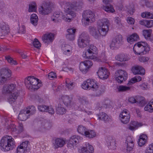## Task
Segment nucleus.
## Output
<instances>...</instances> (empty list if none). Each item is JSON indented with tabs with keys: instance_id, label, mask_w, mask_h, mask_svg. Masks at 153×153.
I'll return each instance as SVG.
<instances>
[{
	"instance_id": "f257e3e1",
	"label": "nucleus",
	"mask_w": 153,
	"mask_h": 153,
	"mask_svg": "<svg viewBox=\"0 0 153 153\" xmlns=\"http://www.w3.org/2000/svg\"><path fill=\"white\" fill-rule=\"evenodd\" d=\"M83 4L82 2H76L71 4L64 1L60 3L61 6L65 9L66 16L63 15L62 13L56 12L53 13L51 17L52 20L54 22H59L62 19L66 21H70L71 19L75 16L74 11L80 9Z\"/></svg>"
},
{
	"instance_id": "f03ea898",
	"label": "nucleus",
	"mask_w": 153,
	"mask_h": 153,
	"mask_svg": "<svg viewBox=\"0 0 153 153\" xmlns=\"http://www.w3.org/2000/svg\"><path fill=\"white\" fill-rule=\"evenodd\" d=\"M109 25V21L104 19L97 22V28L94 26H89V31L92 36L97 39L101 35L104 36L106 35L108 30Z\"/></svg>"
},
{
	"instance_id": "7ed1b4c3",
	"label": "nucleus",
	"mask_w": 153,
	"mask_h": 153,
	"mask_svg": "<svg viewBox=\"0 0 153 153\" xmlns=\"http://www.w3.org/2000/svg\"><path fill=\"white\" fill-rule=\"evenodd\" d=\"M16 85L13 84H4L3 86L1 91L3 94L6 95L12 93L7 99L8 101L10 104L14 102L19 95L17 91L12 93L16 91Z\"/></svg>"
},
{
	"instance_id": "20e7f679",
	"label": "nucleus",
	"mask_w": 153,
	"mask_h": 153,
	"mask_svg": "<svg viewBox=\"0 0 153 153\" xmlns=\"http://www.w3.org/2000/svg\"><path fill=\"white\" fill-rule=\"evenodd\" d=\"M15 146L14 139L11 136L4 137L0 142V148L4 152L12 150Z\"/></svg>"
},
{
	"instance_id": "39448f33",
	"label": "nucleus",
	"mask_w": 153,
	"mask_h": 153,
	"mask_svg": "<svg viewBox=\"0 0 153 153\" xmlns=\"http://www.w3.org/2000/svg\"><path fill=\"white\" fill-rule=\"evenodd\" d=\"M133 49L135 54L141 55L148 53L150 51V48L146 43L139 42L134 45Z\"/></svg>"
},
{
	"instance_id": "423d86ee",
	"label": "nucleus",
	"mask_w": 153,
	"mask_h": 153,
	"mask_svg": "<svg viewBox=\"0 0 153 153\" xmlns=\"http://www.w3.org/2000/svg\"><path fill=\"white\" fill-rule=\"evenodd\" d=\"M39 79L33 76H28L25 79V83L27 88L29 89L37 90L41 86V84L38 81Z\"/></svg>"
},
{
	"instance_id": "0eeeda50",
	"label": "nucleus",
	"mask_w": 153,
	"mask_h": 153,
	"mask_svg": "<svg viewBox=\"0 0 153 153\" xmlns=\"http://www.w3.org/2000/svg\"><path fill=\"white\" fill-rule=\"evenodd\" d=\"M90 38L87 33L83 32L77 40V44L79 47L83 48L89 45L90 42Z\"/></svg>"
},
{
	"instance_id": "6e6552de",
	"label": "nucleus",
	"mask_w": 153,
	"mask_h": 153,
	"mask_svg": "<svg viewBox=\"0 0 153 153\" xmlns=\"http://www.w3.org/2000/svg\"><path fill=\"white\" fill-rule=\"evenodd\" d=\"M98 83L92 79H88L82 84V86L84 89H90L92 88L93 90H96L98 87Z\"/></svg>"
},
{
	"instance_id": "1a4fd4ad",
	"label": "nucleus",
	"mask_w": 153,
	"mask_h": 153,
	"mask_svg": "<svg viewBox=\"0 0 153 153\" xmlns=\"http://www.w3.org/2000/svg\"><path fill=\"white\" fill-rule=\"evenodd\" d=\"M52 8V4L51 2H45L43 3L42 6L39 8V10L40 14L45 15L51 12Z\"/></svg>"
},
{
	"instance_id": "9d476101",
	"label": "nucleus",
	"mask_w": 153,
	"mask_h": 153,
	"mask_svg": "<svg viewBox=\"0 0 153 153\" xmlns=\"http://www.w3.org/2000/svg\"><path fill=\"white\" fill-rule=\"evenodd\" d=\"M127 74L126 71L122 70H120L116 72L115 78L118 83H121L127 79Z\"/></svg>"
},
{
	"instance_id": "9b49d317",
	"label": "nucleus",
	"mask_w": 153,
	"mask_h": 153,
	"mask_svg": "<svg viewBox=\"0 0 153 153\" xmlns=\"http://www.w3.org/2000/svg\"><path fill=\"white\" fill-rule=\"evenodd\" d=\"M83 20L88 22H94L95 20L94 13L90 10H86L82 14Z\"/></svg>"
},
{
	"instance_id": "f8f14e48",
	"label": "nucleus",
	"mask_w": 153,
	"mask_h": 153,
	"mask_svg": "<svg viewBox=\"0 0 153 153\" xmlns=\"http://www.w3.org/2000/svg\"><path fill=\"white\" fill-rule=\"evenodd\" d=\"M1 29V36H5L8 34L10 32V28L9 25L4 22L0 23Z\"/></svg>"
},
{
	"instance_id": "ddd939ff",
	"label": "nucleus",
	"mask_w": 153,
	"mask_h": 153,
	"mask_svg": "<svg viewBox=\"0 0 153 153\" xmlns=\"http://www.w3.org/2000/svg\"><path fill=\"white\" fill-rule=\"evenodd\" d=\"M97 73L99 77L103 79H107L109 75L108 71L103 67L100 68Z\"/></svg>"
},
{
	"instance_id": "4468645a",
	"label": "nucleus",
	"mask_w": 153,
	"mask_h": 153,
	"mask_svg": "<svg viewBox=\"0 0 153 153\" xmlns=\"http://www.w3.org/2000/svg\"><path fill=\"white\" fill-rule=\"evenodd\" d=\"M82 138L78 136H73L69 139L68 143V147L71 148H74V145L76 144L82 139Z\"/></svg>"
},
{
	"instance_id": "2eb2a0df",
	"label": "nucleus",
	"mask_w": 153,
	"mask_h": 153,
	"mask_svg": "<svg viewBox=\"0 0 153 153\" xmlns=\"http://www.w3.org/2000/svg\"><path fill=\"white\" fill-rule=\"evenodd\" d=\"M122 41V37L121 35L116 36L112 40L110 46L111 48L113 49V48L114 47H118Z\"/></svg>"
},
{
	"instance_id": "dca6fc26",
	"label": "nucleus",
	"mask_w": 153,
	"mask_h": 153,
	"mask_svg": "<svg viewBox=\"0 0 153 153\" xmlns=\"http://www.w3.org/2000/svg\"><path fill=\"white\" fill-rule=\"evenodd\" d=\"M42 39L45 43L52 42L54 39V34L51 33H46L43 36Z\"/></svg>"
},
{
	"instance_id": "f3484780",
	"label": "nucleus",
	"mask_w": 153,
	"mask_h": 153,
	"mask_svg": "<svg viewBox=\"0 0 153 153\" xmlns=\"http://www.w3.org/2000/svg\"><path fill=\"white\" fill-rule=\"evenodd\" d=\"M131 70L134 74L143 75L145 73V70L141 66H136L133 67Z\"/></svg>"
},
{
	"instance_id": "a211bd4d",
	"label": "nucleus",
	"mask_w": 153,
	"mask_h": 153,
	"mask_svg": "<svg viewBox=\"0 0 153 153\" xmlns=\"http://www.w3.org/2000/svg\"><path fill=\"white\" fill-rule=\"evenodd\" d=\"M63 103L66 106L70 105L72 100V98L68 95H63L61 97Z\"/></svg>"
},
{
	"instance_id": "6ab92c4d",
	"label": "nucleus",
	"mask_w": 153,
	"mask_h": 153,
	"mask_svg": "<svg viewBox=\"0 0 153 153\" xmlns=\"http://www.w3.org/2000/svg\"><path fill=\"white\" fill-rule=\"evenodd\" d=\"M125 143L127 146V150L129 152L131 151L134 147V144L131 137L128 136L127 137Z\"/></svg>"
},
{
	"instance_id": "aec40b11",
	"label": "nucleus",
	"mask_w": 153,
	"mask_h": 153,
	"mask_svg": "<svg viewBox=\"0 0 153 153\" xmlns=\"http://www.w3.org/2000/svg\"><path fill=\"white\" fill-rule=\"evenodd\" d=\"M25 109H23L20 111L18 115V119L20 120L25 121L30 117V114H28Z\"/></svg>"
},
{
	"instance_id": "412c9836",
	"label": "nucleus",
	"mask_w": 153,
	"mask_h": 153,
	"mask_svg": "<svg viewBox=\"0 0 153 153\" xmlns=\"http://www.w3.org/2000/svg\"><path fill=\"white\" fill-rule=\"evenodd\" d=\"M85 147H83L81 149L82 153H93L94 149L93 147L88 143H86Z\"/></svg>"
},
{
	"instance_id": "4be33fe9",
	"label": "nucleus",
	"mask_w": 153,
	"mask_h": 153,
	"mask_svg": "<svg viewBox=\"0 0 153 153\" xmlns=\"http://www.w3.org/2000/svg\"><path fill=\"white\" fill-rule=\"evenodd\" d=\"M56 112L57 114L62 115L65 113L66 109L61 104L58 103L56 105Z\"/></svg>"
},
{
	"instance_id": "5701e85b",
	"label": "nucleus",
	"mask_w": 153,
	"mask_h": 153,
	"mask_svg": "<svg viewBox=\"0 0 153 153\" xmlns=\"http://www.w3.org/2000/svg\"><path fill=\"white\" fill-rule=\"evenodd\" d=\"M76 30L75 29L70 28L68 29L67 31L68 33L66 35L67 38L70 40H74Z\"/></svg>"
},
{
	"instance_id": "b1692460",
	"label": "nucleus",
	"mask_w": 153,
	"mask_h": 153,
	"mask_svg": "<svg viewBox=\"0 0 153 153\" xmlns=\"http://www.w3.org/2000/svg\"><path fill=\"white\" fill-rule=\"evenodd\" d=\"M116 59L120 62L126 61L129 60L130 58L127 54L121 53L117 55L115 57Z\"/></svg>"
},
{
	"instance_id": "393cba45",
	"label": "nucleus",
	"mask_w": 153,
	"mask_h": 153,
	"mask_svg": "<svg viewBox=\"0 0 153 153\" xmlns=\"http://www.w3.org/2000/svg\"><path fill=\"white\" fill-rule=\"evenodd\" d=\"M11 71L8 68L2 69L0 72V76L9 78L11 76Z\"/></svg>"
},
{
	"instance_id": "a878e982",
	"label": "nucleus",
	"mask_w": 153,
	"mask_h": 153,
	"mask_svg": "<svg viewBox=\"0 0 153 153\" xmlns=\"http://www.w3.org/2000/svg\"><path fill=\"white\" fill-rule=\"evenodd\" d=\"M65 143V141L62 138H57L54 140L53 143L56 149L62 147Z\"/></svg>"
},
{
	"instance_id": "bb28decb",
	"label": "nucleus",
	"mask_w": 153,
	"mask_h": 153,
	"mask_svg": "<svg viewBox=\"0 0 153 153\" xmlns=\"http://www.w3.org/2000/svg\"><path fill=\"white\" fill-rule=\"evenodd\" d=\"M140 23L147 27L150 28L153 26V20L144 19L140 21Z\"/></svg>"
},
{
	"instance_id": "cd10ccee",
	"label": "nucleus",
	"mask_w": 153,
	"mask_h": 153,
	"mask_svg": "<svg viewBox=\"0 0 153 153\" xmlns=\"http://www.w3.org/2000/svg\"><path fill=\"white\" fill-rule=\"evenodd\" d=\"M97 116L98 119L102 120L105 122L109 121L110 119L109 116L106 114L104 112L100 113Z\"/></svg>"
},
{
	"instance_id": "c85d7f7f",
	"label": "nucleus",
	"mask_w": 153,
	"mask_h": 153,
	"mask_svg": "<svg viewBox=\"0 0 153 153\" xmlns=\"http://www.w3.org/2000/svg\"><path fill=\"white\" fill-rule=\"evenodd\" d=\"M106 140L108 147L110 146L113 147L115 146V140L111 136L108 137L106 138Z\"/></svg>"
},
{
	"instance_id": "c756f323",
	"label": "nucleus",
	"mask_w": 153,
	"mask_h": 153,
	"mask_svg": "<svg viewBox=\"0 0 153 153\" xmlns=\"http://www.w3.org/2000/svg\"><path fill=\"white\" fill-rule=\"evenodd\" d=\"M106 140L108 147L110 146L113 147L115 146V140L111 136L108 137L106 138Z\"/></svg>"
},
{
	"instance_id": "7c9ffc66",
	"label": "nucleus",
	"mask_w": 153,
	"mask_h": 153,
	"mask_svg": "<svg viewBox=\"0 0 153 153\" xmlns=\"http://www.w3.org/2000/svg\"><path fill=\"white\" fill-rule=\"evenodd\" d=\"M139 38V36L136 33H134L130 36L127 39L128 42L131 44H132L135 41H136Z\"/></svg>"
},
{
	"instance_id": "2f4dec72",
	"label": "nucleus",
	"mask_w": 153,
	"mask_h": 153,
	"mask_svg": "<svg viewBox=\"0 0 153 153\" xmlns=\"http://www.w3.org/2000/svg\"><path fill=\"white\" fill-rule=\"evenodd\" d=\"M147 136L145 134H142L140 136L138 140V144L139 146H141L144 145L146 142Z\"/></svg>"
},
{
	"instance_id": "473e14b6",
	"label": "nucleus",
	"mask_w": 153,
	"mask_h": 153,
	"mask_svg": "<svg viewBox=\"0 0 153 153\" xmlns=\"http://www.w3.org/2000/svg\"><path fill=\"white\" fill-rule=\"evenodd\" d=\"M88 51L87 50L86 52H84L82 55V56L83 57L85 58L89 59H94L96 58V56L93 55L95 54L94 53H93L91 52H89L88 53Z\"/></svg>"
},
{
	"instance_id": "72a5a7b5",
	"label": "nucleus",
	"mask_w": 153,
	"mask_h": 153,
	"mask_svg": "<svg viewBox=\"0 0 153 153\" xmlns=\"http://www.w3.org/2000/svg\"><path fill=\"white\" fill-rule=\"evenodd\" d=\"M65 82L66 87L68 89L70 90L73 89L76 85L75 82H71L69 79H66Z\"/></svg>"
},
{
	"instance_id": "f704fd0d",
	"label": "nucleus",
	"mask_w": 153,
	"mask_h": 153,
	"mask_svg": "<svg viewBox=\"0 0 153 153\" xmlns=\"http://www.w3.org/2000/svg\"><path fill=\"white\" fill-rule=\"evenodd\" d=\"M38 18L37 15L35 14L31 15L30 17V22L34 26H36L38 24Z\"/></svg>"
},
{
	"instance_id": "c9c22d12",
	"label": "nucleus",
	"mask_w": 153,
	"mask_h": 153,
	"mask_svg": "<svg viewBox=\"0 0 153 153\" xmlns=\"http://www.w3.org/2000/svg\"><path fill=\"white\" fill-rule=\"evenodd\" d=\"M79 68L81 71L83 73L85 74L88 71V67H87L84 62H82L80 63Z\"/></svg>"
},
{
	"instance_id": "e433bc0d",
	"label": "nucleus",
	"mask_w": 153,
	"mask_h": 153,
	"mask_svg": "<svg viewBox=\"0 0 153 153\" xmlns=\"http://www.w3.org/2000/svg\"><path fill=\"white\" fill-rule=\"evenodd\" d=\"M152 29L144 30L143 31V34L144 37L147 39H150L152 32Z\"/></svg>"
},
{
	"instance_id": "4c0bfd02",
	"label": "nucleus",
	"mask_w": 153,
	"mask_h": 153,
	"mask_svg": "<svg viewBox=\"0 0 153 153\" xmlns=\"http://www.w3.org/2000/svg\"><path fill=\"white\" fill-rule=\"evenodd\" d=\"M96 134L94 130H87L85 134L84 135L86 137L89 138H92L96 136Z\"/></svg>"
},
{
	"instance_id": "58836bf2",
	"label": "nucleus",
	"mask_w": 153,
	"mask_h": 153,
	"mask_svg": "<svg viewBox=\"0 0 153 153\" xmlns=\"http://www.w3.org/2000/svg\"><path fill=\"white\" fill-rule=\"evenodd\" d=\"M131 87L123 85H120L117 87V89L119 92H124L130 91Z\"/></svg>"
},
{
	"instance_id": "ea45409f",
	"label": "nucleus",
	"mask_w": 153,
	"mask_h": 153,
	"mask_svg": "<svg viewBox=\"0 0 153 153\" xmlns=\"http://www.w3.org/2000/svg\"><path fill=\"white\" fill-rule=\"evenodd\" d=\"M102 9L106 12L108 13H113L115 11L113 6L110 4L103 6Z\"/></svg>"
},
{
	"instance_id": "a19ab883",
	"label": "nucleus",
	"mask_w": 153,
	"mask_h": 153,
	"mask_svg": "<svg viewBox=\"0 0 153 153\" xmlns=\"http://www.w3.org/2000/svg\"><path fill=\"white\" fill-rule=\"evenodd\" d=\"M37 6L35 2H32L29 4L28 11L29 12H35L36 10Z\"/></svg>"
},
{
	"instance_id": "79ce46f5",
	"label": "nucleus",
	"mask_w": 153,
	"mask_h": 153,
	"mask_svg": "<svg viewBox=\"0 0 153 153\" xmlns=\"http://www.w3.org/2000/svg\"><path fill=\"white\" fill-rule=\"evenodd\" d=\"M141 126H142L141 123H139L137 122L133 121L131 123V125L129 127V128L131 130H133L136 128H137Z\"/></svg>"
},
{
	"instance_id": "37998d69",
	"label": "nucleus",
	"mask_w": 153,
	"mask_h": 153,
	"mask_svg": "<svg viewBox=\"0 0 153 153\" xmlns=\"http://www.w3.org/2000/svg\"><path fill=\"white\" fill-rule=\"evenodd\" d=\"M5 59L11 65H16L17 64V62L13 60L12 57L10 55H7L5 56Z\"/></svg>"
},
{
	"instance_id": "c03bdc74",
	"label": "nucleus",
	"mask_w": 153,
	"mask_h": 153,
	"mask_svg": "<svg viewBox=\"0 0 153 153\" xmlns=\"http://www.w3.org/2000/svg\"><path fill=\"white\" fill-rule=\"evenodd\" d=\"M141 16L143 18L153 19V14L148 12H145L142 13Z\"/></svg>"
},
{
	"instance_id": "a18cd8bd",
	"label": "nucleus",
	"mask_w": 153,
	"mask_h": 153,
	"mask_svg": "<svg viewBox=\"0 0 153 153\" xmlns=\"http://www.w3.org/2000/svg\"><path fill=\"white\" fill-rule=\"evenodd\" d=\"M87 130L85 127L82 125L79 126L77 128L78 132L83 135H84L85 134Z\"/></svg>"
},
{
	"instance_id": "49530a36",
	"label": "nucleus",
	"mask_w": 153,
	"mask_h": 153,
	"mask_svg": "<svg viewBox=\"0 0 153 153\" xmlns=\"http://www.w3.org/2000/svg\"><path fill=\"white\" fill-rule=\"evenodd\" d=\"M152 103L150 102H149L148 103L145 107L144 109L145 111H149L150 112H153V107L151 104Z\"/></svg>"
},
{
	"instance_id": "de8ad7c7",
	"label": "nucleus",
	"mask_w": 153,
	"mask_h": 153,
	"mask_svg": "<svg viewBox=\"0 0 153 153\" xmlns=\"http://www.w3.org/2000/svg\"><path fill=\"white\" fill-rule=\"evenodd\" d=\"M28 143L29 142L28 141H26L25 142H23L20 144V146L25 149L26 151L29 152L30 149L28 146Z\"/></svg>"
},
{
	"instance_id": "09e8293b",
	"label": "nucleus",
	"mask_w": 153,
	"mask_h": 153,
	"mask_svg": "<svg viewBox=\"0 0 153 153\" xmlns=\"http://www.w3.org/2000/svg\"><path fill=\"white\" fill-rule=\"evenodd\" d=\"M25 111H27V113L28 114H29L30 116V115H32L35 113L36 112V108L34 106H32L29 108V109L27 108L25 109Z\"/></svg>"
},
{
	"instance_id": "8fccbe9b",
	"label": "nucleus",
	"mask_w": 153,
	"mask_h": 153,
	"mask_svg": "<svg viewBox=\"0 0 153 153\" xmlns=\"http://www.w3.org/2000/svg\"><path fill=\"white\" fill-rule=\"evenodd\" d=\"M126 115V116L123 117V118H120L122 122L124 124H126L128 123L129 121L130 118V116L129 114H127Z\"/></svg>"
},
{
	"instance_id": "3c124183",
	"label": "nucleus",
	"mask_w": 153,
	"mask_h": 153,
	"mask_svg": "<svg viewBox=\"0 0 153 153\" xmlns=\"http://www.w3.org/2000/svg\"><path fill=\"white\" fill-rule=\"evenodd\" d=\"M48 106L45 105H39L38 106V108L39 111L41 112H47Z\"/></svg>"
},
{
	"instance_id": "603ef678",
	"label": "nucleus",
	"mask_w": 153,
	"mask_h": 153,
	"mask_svg": "<svg viewBox=\"0 0 153 153\" xmlns=\"http://www.w3.org/2000/svg\"><path fill=\"white\" fill-rule=\"evenodd\" d=\"M97 50V49L95 46H94L93 45H91L90 46L89 48L87 50L88 51V53L89 52H91L95 54Z\"/></svg>"
},
{
	"instance_id": "864d4df0",
	"label": "nucleus",
	"mask_w": 153,
	"mask_h": 153,
	"mask_svg": "<svg viewBox=\"0 0 153 153\" xmlns=\"http://www.w3.org/2000/svg\"><path fill=\"white\" fill-rule=\"evenodd\" d=\"M33 45L35 48H39L41 47V44L37 39L35 38L33 42Z\"/></svg>"
},
{
	"instance_id": "5fc2aeb1",
	"label": "nucleus",
	"mask_w": 153,
	"mask_h": 153,
	"mask_svg": "<svg viewBox=\"0 0 153 153\" xmlns=\"http://www.w3.org/2000/svg\"><path fill=\"white\" fill-rule=\"evenodd\" d=\"M79 101L81 102L82 104L85 105H87L88 103V102L87 99L84 97H80L79 99Z\"/></svg>"
},
{
	"instance_id": "6e6d98bb",
	"label": "nucleus",
	"mask_w": 153,
	"mask_h": 153,
	"mask_svg": "<svg viewBox=\"0 0 153 153\" xmlns=\"http://www.w3.org/2000/svg\"><path fill=\"white\" fill-rule=\"evenodd\" d=\"M8 78L0 76V85H2L7 82Z\"/></svg>"
},
{
	"instance_id": "4d7b16f0",
	"label": "nucleus",
	"mask_w": 153,
	"mask_h": 153,
	"mask_svg": "<svg viewBox=\"0 0 153 153\" xmlns=\"http://www.w3.org/2000/svg\"><path fill=\"white\" fill-rule=\"evenodd\" d=\"M146 153H153V143L150 144L145 151Z\"/></svg>"
},
{
	"instance_id": "13d9d810",
	"label": "nucleus",
	"mask_w": 153,
	"mask_h": 153,
	"mask_svg": "<svg viewBox=\"0 0 153 153\" xmlns=\"http://www.w3.org/2000/svg\"><path fill=\"white\" fill-rule=\"evenodd\" d=\"M27 152V151H26L25 149L20 146L18 147L17 149V153H26Z\"/></svg>"
},
{
	"instance_id": "bf43d9fd",
	"label": "nucleus",
	"mask_w": 153,
	"mask_h": 153,
	"mask_svg": "<svg viewBox=\"0 0 153 153\" xmlns=\"http://www.w3.org/2000/svg\"><path fill=\"white\" fill-rule=\"evenodd\" d=\"M142 79V78L139 76L137 75L135 77L132 78V81H133L134 82H138L141 81Z\"/></svg>"
},
{
	"instance_id": "052dcab7",
	"label": "nucleus",
	"mask_w": 153,
	"mask_h": 153,
	"mask_svg": "<svg viewBox=\"0 0 153 153\" xmlns=\"http://www.w3.org/2000/svg\"><path fill=\"white\" fill-rule=\"evenodd\" d=\"M47 112L51 114H53L54 113L55 111L53 108L51 106H48Z\"/></svg>"
},
{
	"instance_id": "680f3d73",
	"label": "nucleus",
	"mask_w": 153,
	"mask_h": 153,
	"mask_svg": "<svg viewBox=\"0 0 153 153\" xmlns=\"http://www.w3.org/2000/svg\"><path fill=\"white\" fill-rule=\"evenodd\" d=\"M143 1L145 3L146 6L148 7L151 8L153 7V3L152 2L146 1L145 0H143Z\"/></svg>"
},
{
	"instance_id": "e2e57ef3",
	"label": "nucleus",
	"mask_w": 153,
	"mask_h": 153,
	"mask_svg": "<svg viewBox=\"0 0 153 153\" xmlns=\"http://www.w3.org/2000/svg\"><path fill=\"white\" fill-rule=\"evenodd\" d=\"M48 78L50 79H53L54 77H56V74L54 73L51 72L48 75Z\"/></svg>"
},
{
	"instance_id": "0e129e2a",
	"label": "nucleus",
	"mask_w": 153,
	"mask_h": 153,
	"mask_svg": "<svg viewBox=\"0 0 153 153\" xmlns=\"http://www.w3.org/2000/svg\"><path fill=\"white\" fill-rule=\"evenodd\" d=\"M139 60L140 62H147L149 60V58L148 57L142 56L139 58Z\"/></svg>"
},
{
	"instance_id": "69168bd1",
	"label": "nucleus",
	"mask_w": 153,
	"mask_h": 153,
	"mask_svg": "<svg viewBox=\"0 0 153 153\" xmlns=\"http://www.w3.org/2000/svg\"><path fill=\"white\" fill-rule=\"evenodd\" d=\"M25 32V26L24 25H22L21 27L19 28V29L18 31V33L22 34L24 33Z\"/></svg>"
},
{
	"instance_id": "338daca9",
	"label": "nucleus",
	"mask_w": 153,
	"mask_h": 153,
	"mask_svg": "<svg viewBox=\"0 0 153 153\" xmlns=\"http://www.w3.org/2000/svg\"><path fill=\"white\" fill-rule=\"evenodd\" d=\"M84 62L85 63V65H86L87 67H88V69L93 65L92 62L90 60L84 61Z\"/></svg>"
},
{
	"instance_id": "774afa93",
	"label": "nucleus",
	"mask_w": 153,
	"mask_h": 153,
	"mask_svg": "<svg viewBox=\"0 0 153 153\" xmlns=\"http://www.w3.org/2000/svg\"><path fill=\"white\" fill-rule=\"evenodd\" d=\"M127 114H129L126 110L123 111L120 114L119 117L120 118H123L126 116Z\"/></svg>"
}]
</instances>
